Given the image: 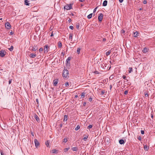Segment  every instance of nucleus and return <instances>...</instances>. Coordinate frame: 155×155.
<instances>
[{"label": "nucleus", "mask_w": 155, "mask_h": 155, "mask_svg": "<svg viewBox=\"0 0 155 155\" xmlns=\"http://www.w3.org/2000/svg\"><path fill=\"white\" fill-rule=\"evenodd\" d=\"M126 78V76H125V75H123V79H125Z\"/></svg>", "instance_id": "51"}, {"label": "nucleus", "mask_w": 155, "mask_h": 155, "mask_svg": "<svg viewBox=\"0 0 155 155\" xmlns=\"http://www.w3.org/2000/svg\"><path fill=\"white\" fill-rule=\"evenodd\" d=\"M85 0H79V1L80 2H84Z\"/></svg>", "instance_id": "53"}, {"label": "nucleus", "mask_w": 155, "mask_h": 155, "mask_svg": "<svg viewBox=\"0 0 155 155\" xmlns=\"http://www.w3.org/2000/svg\"><path fill=\"white\" fill-rule=\"evenodd\" d=\"M80 126L79 125H78V126H77L75 128V130L77 131V130H78V129H80Z\"/></svg>", "instance_id": "25"}, {"label": "nucleus", "mask_w": 155, "mask_h": 155, "mask_svg": "<svg viewBox=\"0 0 155 155\" xmlns=\"http://www.w3.org/2000/svg\"><path fill=\"white\" fill-rule=\"evenodd\" d=\"M110 90H111L112 88V85H110Z\"/></svg>", "instance_id": "57"}, {"label": "nucleus", "mask_w": 155, "mask_h": 155, "mask_svg": "<svg viewBox=\"0 0 155 155\" xmlns=\"http://www.w3.org/2000/svg\"><path fill=\"white\" fill-rule=\"evenodd\" d=\"M14 47L13 46H11L9 48H13Z\"/></svg>", "instance_id": "59"}, {"label": "nucleus", "mask_w": 155, "mask_h": 155, "mask_svg": "<svg viewBox=\"0 0 155 155\" xmlns=\"http://www.w3.org/2000/svg\"><path fill=\"white\" fill-rule=\"evenodd\" d=\"M128 93V91L127 90L125 91L124 92V94L126 95Z\"/></svg>", "instance_id": "37"}, {"label": "nucleus", "mask_w": 155, "mask_h": 155, "mask_svg": "<svg viewBox=\"0 0 155 155\" xmlns=\"http://www.w3.org/2000/svg\"><path fill=\"white\" fill-rule=\"evenodd\" d=\"M5 27L6 28L8 29H10L11 28V25L8 22H7L5 23Z\"/></svg>", "instance_id": "6"}, {"label": "nucleus", "mask_w": 155, "mask_h": 155, "mask_svg": "<svg viewBox=\"0 0 155 155\" xmlns=\"http://www.w3.org/2000/svg\"><path fill=\"white\" fill-rule=\"evenodd\" d=\"M92 98H91V97H90L88 99V100L90 102H91L92 101Z\"/></svg>", "instance_id": "43"}, {"label": "nucleus", "mask_w": 155, "mask_h": 155, "mask_svg": "<svg viewBox=\"0 0 155 155\" xmlns=\"http://www.w3.org/2000/svg\"><path fill=\"white\" fill-rule=\"evenodd\" d=\"M43 51V49H39V52L42 51Z\"/></svg>", "instance_id": "52"}, {"label": "nucleus", "mask_w": 155, "mask_h": 155, "mask_svg": "<svg viewBox=\"0 0 155 155\" xmlns=\"http://www.w3.org/2000/svg\"><path fill=\"white\" fill-rule=\"evenodd\" d=\"M80 24L78 23L76 24V28L78 30L80 29Z\"/></svg>", "instance_id": "13"}, {"label": "nucleus", "mask_w": 155, "mask_h": 155, "mask_svg": "<svg viewBox=\"0 0 155 155\" xmlns=\"http://www.w3.org/2000/svg\"><path fill=\"white\" fill-rule=\"evenodd\" d=\"M68 141V140L66 138H64L62 140V142L64 143H66Z\"/></svg>", "instance_id": "24"}, {"label": "nucleus", "mask_w": 155, "mask_h": 155, "mask_svg": "<svg viewBox=\"0 0 155 155\" xmlns=\"http://www.w3.org/2000/svg\"><path fill=\"white\" fill-rule=\"evenodd\" d=\"M64 85L66 87H68L69 86V84L68 82H66L64 84Z\"/></svg>", "instance_id": "29"}, {"label": "nucleus", "mask_w": 155, "mask_h": 155, "mask_svg": "<svg viewBox=\"0 0 155 155\" xmlns=\"http://www.w3.org/2000/svg\"><path fill=\"white\" fill-rule=\"evenodd\" d=\"M58 79L54 80L53 81V84L54 86H56L58 83Z\"/></svg>", "instance_id": "8"}, {"label": "nucleus", "mask_w": 155, "mask_h": 155, "mask_svg": "<svg viewBox=\"0 0 155 155\" xmlns=\"http://www.w3.org/2000/svg\"><path fill=\"white\" fill-rule=\"evenodd\" d=\"M125 32V31L124 29H122L121 30V33H124Z\"/></svg>", "instance_id": "42"}, {"label": "nucleus", "mask_w": 155, "mask_h": 155, "mask_svg": "<svg viewBox=\"0 0 155 155\" xmlns=\"http://www.w3.org/2000/svg\"><path fill=\"white\" fill-rule=\"evenodd\" d=\"M69 28L71 29V30H73L74 29V27L72 25H71L69 27Z\"/></svg>", "instance_id": "34"}, {"label": "nucleus", "mask_w": 155, "mask_h": 155, "mask_svg": "<svg viewBox=\"0 0 155 155\" xmlns=\"http://www.w3.org/2000/svg\"><path fill=\"white\" fill-rule=\"evenodd\" d=\"M147 0H144L143 1V3L144 4H146L147 3Z\"/></svg>", "instance_id": "41"}, {"label": "nucleus", "mask_w": 155, "mask_h": 155, "mask_svg": "<svg viewBox=\"0 0 155 155\" xmlns=\"http://www.w3.org/2000/svg\"><path fill=\"white\" fill-rule=\"evenodd\" d=\"M71 15L72 16H74V14L72 13H71Z\"/></svg>", "instance_id": "62"}, {"label": "nucleus", "mask_w": 155, "mask_h": 155, "mask_svg": "<svg viewBox=\"0 0 155 155\" xmlns=\"http://www.w3.org/2000/svg\"><path fill=\"white\" fill-rule=\"evenodd\" d=\"M34 142L36 147V148L38 147L39 145V143L38 141L36 139H35L34 140Z\"/></svg>", "instance_id": "7"}, {"label": "nucleus", "mask_w": 155, "mask_h": 155, "mask_svg": "<svg viewBox=\"0 0 155 155\" xmlns=\"http://www.w3.org/2000/svg\"><path fill=\"white\" fill-rule=\"evenodd\" d=\"M133 34H134V37H137L139 33L137 31H136L133 32Z\"/></svg>", "instance_id": "9"}, {"label": "nucleus", "mask_w": 155, "mask_h": 155, "mask_svg": "<svg viewBox=\"0 0 155 155\" xmlns=\"http://www.w3.org/2000/svg\"><path fill=\"white\" fill-rule=\"evenodd\" d=\"M53 36V32H52L51 34V35H50V36L51 37H52V36Z\"/></svg>", "instance_id": "56"}, {"label": "nucleus", "mask_w": 155, "mask_h": 155, "mask_svg": "<svg viewBox=\"0 0 155 155\" xmlns=\"http://www.w3.org/2000/svg\"><path fill=\"white\" fill-rule=\"evenodd\" d=\"M132 71V68H129V73H131Z\"/></svg>", "instance_id": "30"}, {"label": "nucleus", "mask_w": 155, "mask_h": 155, "mask_svg": "<svg viewBox=\"0 0 155 155\" xmlns=\"http://www.w3.org/2000/svg\"><path fill=\"white\" fill-rule=\"evenodd\" d=\"M73 151H77L78 150V148L77 147H72L71 149Z\"/></svg>", "instance_id": "20"}, {"label": "nucleus", "mask_w": 155, "mask_h": 155, "mask_svg": "<svg viewBox=\"0 0 155 155\" xmlns=\"http://www.w3.org/2000/svg\"><path fill=\"white\" fill-rule=\"evenodd\" d=\"M106 40V39L105 38H104L103 39V42H105Z\"/></svg>", "instance_id": "45"}, {"label": "nucleus", "mask_w": 155, "mask_h": 155, "mask_svg": "<svg viewBox=\"0 0 155 155\" xmlns=\"http://www.w3.org/2000/svg\"><path fill=\"white\" fill-rule=\"evenodd\" d=\"M92 127L93 126L92 125H90L88 126L87 128L88 129H90L92 128Z\"/></svg>", "instance_id": "31"}, {"label": "nucleus", "mask_w": 155, "mask_h": 155, "mask_svg": "<svg viewBox=\"0 0 155 155\" xmlns=\"http://www.w3.org/2000/svg\"><path fill=\"white\" fill-rule=\"evenodd\" d=\"M71 21V20L70 18H69V19L68 20V22L70 23Z\"/></svg>", "instance_id": "48"}, {"label": "nucleus", "mask_w": 155, "mask_h": 155, "mask_svg": "<svg viewBox=\"0 0 155 155\" xmlns=\"http://www.w3.org/2000/svg\"><path fill=\"white\" fill-rule=\"evenodd\" d=\"M143 53H145L146 52L148 51L147 49H143L142 51Z\"/></svg>", "instance_id": "33"}, {"label": "nucleus", "mask_w": 155, "mask_h": 155, "mask_svg": "<svg viewBox=\"0 0 155 155\" xmlns=\"http://www.w3.org/2000/svg\"><path fill=\"white\" fill-rule=\"evenodd\" d=\"M88 135L87 134L84 135V138H83V139L84 141H86V140L87 138H88Z\"/></svg>", "instance_id": "12"}, {"label": "nucleus", "mask_w": 155, "mask_h": 155, "mask_svg": "<svg viewBox=\"0 0 155 155\" xmlns=\"http://www.w3.org/2000/svg\"><path fill=\"white\" fill-rule=\"evenodd\" d=\"M141 133L142 134H144V131L143 130H141Z\"/></svg>", "instance_id": "46"}, {"label": "nucleus", "mask_w": 155, "mask_h": 155, "mask_svg": "<svg viewBox=\"0 0 155 155\" xmlns=\"http://www.w3.org/2000/svg\"><path fill=\"white\" fill-rule=\"evenodd\" d=\"M6 52L4 49H2L0 51V56L2 57H4L6 54Z\"/></svg>", "instance_id": "3"}, {"label": "nucleus", "mask_w": 155, "mask_h": 155, "mask_svg": "<svg viewBox=\"0 0 155 155\" xmlns=\"http://www.w3.org/2000/svg\"><path fill=\"white\" fill-rule=\"evenodd\" d=\"M97 7H96V8H95L94 9V11H93V12H94H94H95L96 11V9H97Z\"/></svg>", "instance_id": "44"}, {"label": "nucleus", "mask_w": 155, "mask_h": 155, "mask_svg": "<svg viewBox=\"0 0 155 155\" xmlns=\"http://www.w3.org/2000/svg\"><path fill=\"white\" fill-rule=\"evenodd\" d=\"M28 2V0H25V4L26 5H29L30 3H29Z\"/></svg>", "instance_id": "14"}, {"label": "nucleus", "mask_w": 155, "mask_h": 155, "mask_svg": "<svg viewBox=\"0 0 155 155\" xmlns=\"http://www.w3.org/2000/svg\"><path fill=\"white\" fill-rule=\"evenodd\" d=\"M107 0H105L104 1L102 5L104 6H106L107 5Z\"/></svg>", "instance_id": "10"}, {"label": "nucleus", "mask_w": 155, "mask_h": 155, "mask_svg": "<svg viewBox=\"0 0 155 155\" xmlns=\"http://www.w3.org/2000/svg\"><path fill=\"white\" fill-rule=\"evenodd\" d=\"M58 150L56 149H53L52 150V153H57V152Z\"/></svg>", "instance_id": "23"}, {"label": "nucleus", "mask_w": 155, "mask_h": 155, "mask_svg": "<svg viewBox=\"0 0 155 155\" xmlns=\"http://www.w3.org/2000/svg\"><path fill=\"white\" fill-rule=\"evenodd\" d=\"M69 72L67 69H64L63 71V76L65 78H67L68 76Z\"/></svg>", "instance_id": "2"}, {"label": "nucleus", "mask_w": 155, "mask_h": 155, "mask_svg": "<svg viewBox=\"0 0 155 155\" xmlns=\"http://www.w3.org/2000/svg\"><path fill=\"white\" fill-rule=\"evenodd\" d=\"M73 37V34L71 33H70L69 34V38L70 39H72Z\"/></svg>", "instance_id": "27"}, {"label": "nucleus", "mask_w": 155, "mask_h": 155, "mask_svg": "<svg viewBox=\"0 0 155 155\" xmlns=\"http://www.w3.org/2000/svg\"><path fill=\"white\" fill-rule=\"evenodd\" d=\"M103 15L102 13H101L98 16V20L99 22H101L103 18Z\"/></svg>", "instance_id": "4"}, {"label": "nucleus", "mask_w": 155, "mask_h": 155, "mask_svg": "<svg viewBox=\"0 0 155 155\" xmlns=\"http://www.w3.org/2000/svg\"><path fill=\"white\" fill-rule=\"evenodd\" d=\"M142 10V8H140L139 9V10Z\"/></svg>", "instance_id": "63"}, {"label": "nucleus", "mask_w": 155, "mask_h": 155, "mask_svg": "<svg viewBox=\"0 0 155 155\" xmlns=\"http://www.w3.org/2000/svg\"><path fill=\"white\" fill-rule=\"evenodd\" d=\"M68 119V116L67 115H65L64 116V121H67Z\"/></svg>", "instance_id": "19"}, {"label": "nucleus", "mask_w": 155, "mask_h": 155, "mask_svg": "<svg viewBox=\"0 0 155 155\" xmlns=\"http://www.w3.org/2000/svg\"><path fill=\"white\" fill-rule=\"evenodd\" d=\"M92 15H93L92 13H91V14H89L87 16V18L88 19H90V18H91L92 17Z\"/></svg>", "instance_id": "22"}, {"label": "nucleus", "mask_w": 155, "mask_h": 155, "mask_svg": "<svg viewBox=\"0 0 155 155\" xmlns=\"http://www.w3.org/2000/svg\"><path fill=\"white\" fill-rule=\"evenodd\" d=\"M13 34V32L12 31H11L10 32V35H12Z\"/></svg>", "instance_id": "58"}, {"label": "nucleus", "mask_w": 155, "mask_h": 155, "mask_svg": "<svg viewBox=\"0 0 155 155\" xmlns=\"http://www.w3.org/2000/svg\"><path fill=\"white\" fill-rule=\"evenodd\" d=\"M36 56L35 54L32 53L30 54V57L31 58H35Z\"/></svg>", "instance_id": "16"}, {"label": "nucleus", "mask_w": 155, "mask_h": 155, "mask_svg": "<svg viewBox=\"0 0 155 155\" xmlns=\"http://www.w3.org/2000/svg\"><path fill=\"white\" fill-rule=\"evenodd\" d=\"M94 73L95 74H98V72L97 71H95L94 72Z\"/></svg>", "instance_id": "60"}, {"label": "nucleus", "mask_w": 155, "mask_h": 155, "mask_svg": "<svg viewBox=\"0 0 155 155\" xmlns=\"http://www.w3.org/2000/svg\"><path fill=\"white\" fill-rule=\"evenodd\" d=\"M107 140V143H109V141H110V139L108 138H107V139H106Z\"/></svg>", "instance_id": "47"}, {"label": "nucleus", "mask_w": 155, "mask_h": 155, "mask_svg": "<svg viewBox=\"0 0 155 155\" xmlns=\"http://www.w3.org/2000/svg\"><path fill=\"white\" fill-rule=\"evenodd\" d=\"M149 147L147 145H144V149L145 150L147 151L149 149Z\"/></svg>", "instance_id": "11"}, {"label": "nucleus", "mask_w": 155, "mask_h": 155, "mask_svg": "<svg viewBox=\"0 0 155 155\" xmlns=\"http://www.w3.org/2000/svg\"><path fill=\"white\" fill-rule=\"evenodd\" d=\"M49 48V46H48V45H45L44 48Z\"/></svg>", "instance_id": "38"}, {"label": "nucleus", "mask_w": 155, "mask_h": 155, "mask_svg": "<svg viewBox=\"0 0 155 155\" xmlns=\"http://www.w3.org/2000/svg\"><path fill=\"white\" fill-rule=\"evenodd\" d=\"M45 144H46V146H47V147H48V146H49V143L48 142V141H47V142H45Z\"/></svg>", "instance_id": "32"}, {"label": "nucleus", "mask_w": 155, "mask_h": 155, "mask_svg": "<svg viewBox=\"0 0 155 155\" xmlns=\"http://www.w3.org/2000/svg\"><path fill=\"white\" fill-rule=\"evenodd\" d=\"M36 101L37 103H38V99H36Z\"/></svg>", "instance_id": "64"}, {"label": "nucleus", "mask_w": 155, "mask_h": 155, "mask_svg": "<svg viewBox=\"0 0 155 155\" xmlns=\"http://www.w3.org/2000/svg\"><path fill=\"white\" fill-rule=\"evenodd\" d=\"M113 78V75H111V76H110L109 78L110 79H111L112 78Z\"/></svg>", "instance_id": "50"}, {"label": "nucleus", "mask_w": 155, "mask_h": 155, "mask_svg": "<svg viewBox=\"0 0 155 155\" xmlns=\"http://www.w3.org/2000/svg\"><path fill=\"white\" fill-rule=\"evenodd\" d=\"M138 139L139 140H140L141 139V137H139L138 138Z\"/></svg>", "instance_id": "54"}, {"label": "nucleus", "mask_w": 155, "mask_h": 155, "mask_svg": "<svg viewBox=\"0 0 155 155\" xmlns=\"http://www.w3.org/2000/svg\"><path fill=\"white\" fill-rule=\"evenodd\" d=\"M111 50H109L106 53V55L107 56H108L109 55L110 53L111 52Z\"/></svg>", "instance_id": "21"}, {"label": "nucleus", "mask_w": 155, "mask_h": 155, "mask_svg": "<svg viewBox=\"0 0 155 155\" xmlns=\"http://www.w3.org/2000/svg\"><path fill=\"white\" fill-rule=\"evenodd\" d=\"M85 94V93H84V92L82 93L81 94V98L84 97V96Z\"/></svg>", "instance_id": "28"}, {"label": "nucleus", "mask_w": 155, "mask_h": 155, "mask_svg": "<svg viewBox=\"0 0 155 155\" xmlns=\"http://www.w3.org/2000/svg\"><path fill=\"white\" fill-rule=\"evenodd\" d=\"M80 49H77V52L78 54H80Z\"/></svg>", "instance_id": "36"}, {"label": "nucleus", "mask_w": 155, "mask_h": 155, "mask_svg": "<svg viewBox=\"0 0 155 155\" xmlns=\"http://www.w3.org/2000/svg\"><path fill=\"white\" fill-rule=\"evenodd\" d=\"M12 80L11 79V80H9V84H10L11 83V82H12Z\"/></svg>", "instance_id": "49"}, {"label": "nucleus", "mask_w": 155, "mask_h": 155, "mask_svg": "<svg viewBox=\"0 0 155 155\" xmlns=\"http://www.w3.org/2000/svg\"><path fill=\"white\" fill-rule=\"evenodd\" d=\"M58 45L59 48H60L62 47V43L60 41H59L58 42Z\"/></svg>", "instance_id": "17"}, {"label": "nucleus", "mask_w": 155, "mask_h": 155, "mask_svg": "<svg viewBox=\"0 0 155 155\" xmlns=\"http://www.w3.org/2000/svg\"><path fill=\"white\" fill-rule=\"evenodd\" d=\"M48 51V49H44L45 53L47 52Z\"/></svg>", "instance_id": "40"}, {"label": "nucleus", "mask_w": 155, "mask_h": 155, "mask_svg": "<svg viewBox=\"0 0 155 155\" xmlns=\"http://www.w3.org/2000/svg\"><path fill=\"white\" fill-rule=\"evenodd\" d=\"M119 1L120 3H122L123 1V0H119Z\"/></svg>", "instance_id": "55"}, {"label": "nucleus", "mask_w": 155, "mask_h": 155, "mask_svg": "<svg viewBox=\"0 0 155 155\" xmlns=\"http://www.w3.org/2000/svg\"><path fill=\"white\" fill-rule=\"evenodd\" d=\"M105 93V91H102L101 92V94L103 95Z\"/></svg>", "instance_id": "35"}, {"label": "nucleus", "mask_w": 155, "mask_h": 155, "mask_svg": "<svg viewBox=\"0 0 155 155\" xmlns=\"http://www.w3.org/2000/svg\"><path fill=\"white\" fill-rule=\"evenodd\" d=\"M70 149L69 147H68L67 148H65L64 149V150L65 152H67Z\"/></svg>", "instance_id": "26"}, {"label": "nucleus", "mask_w": 155, "mask_h": 155, "mask_svg": "<svg viewBox=\"0 0 155 155\" xmlns=\"http://www.w3.org/2000/svg\"><path fill=\"white\" fill-rule=\"evenodd\" d=\"M34 117H35V119L37 121H39L40 119H39V118L38 117L37 115H35V116Z\"/></svg>", "instance_id": "15"}, {"label": "nucleus", "mask_w": 155, "mask_h": 155, "mask_svg": "<svg viewBox=\"0 0 155 155\" xmlns=\"http://www.w3.org/2000/svg\"><path fill=\"white\" fill-rule=\"evenodd\" d=\"M10 51H13V49H9Z\"/></svg>", "instance_id": "61"}, {"label": "nucleus", "mask_w": 155, "mask_h": 155, "mask_svg": "<svg viewBox=\"0 0 155 155\" xmlns=\"http://www.w3.org/2000/svg\"><path fill=\"white\" fill-rule=\"evenodd\" d=\"M144 95L145 97H148V94L147 93H144Z\"/></svg>", "instance_id": "39"}, {"label": "nucleus", "mask_w": 155, "mask_h": 155, "mask_svg": "<svg viewBox=\"0 0 155 155\" xmlns=\"http://www.w3.org/2000/svg\"><path fill=\"white\" fill-rule=\"evenodd\" d=\"M71 59V58L70 57H69L66 60V66H69L70 65V60Z\"/></svg>", "instance_id": "5"}, {"label": "nucleus", "mask_w": 155, "mask_h": 155, "mask_svg": "<svg viewBox=\"0 0 155 155\" xmlns=\"http://www.w3.org/2000/svg\"><path fill=\"white\" fill-rule=\"evenodd\" d=\"M119 143L120 144H122L124 143L125 142H124V140H123L122 139H121L119 140Z\"/></svg>", "instance_id": "18"}, {"label": "nucleus", "mask_w": 155, "mask_h": 155, "mask_svg": "<svg viewBox=\"0 0 155 155\" xmlns=\"http://www.w3.org/2000/svg\"><path fill=\"white\" fill-rule=\"evenodd\" d=\"M73 5L72 3H70V4H67L66 5H65L64 7V9L65 10H69L72 8V5Z\"/></svg>", "instance_id": "1"}]
</instances>
